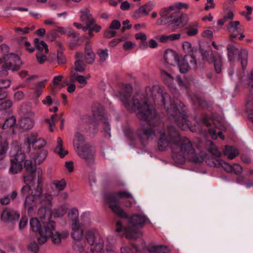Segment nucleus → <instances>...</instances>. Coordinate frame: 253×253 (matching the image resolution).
I'll use <instances>...</instances> for the list:
<instances>
[{
	"instance_id": "obj_1",
	"label": "nucleus",
	"mask_w": 253,
	"mask_h": 253,
	"mask_svg": "<svg viewBox=\"0 0 253 253\" xmlns=\"http://www.w3.org/2000/svg\"><path fill=\"white\" fill-rule=\"evenodd\" d=\"M132 91L131 86L127 84L120 92V99L126 109L129 112H136L139 119L147 122L150 125L155 126V122L158 121L159 119L153 106L148 104L147 99L141 93L135 94L131 101H128Z\"/></svg>"
},
{
	"instance_id": "obj_2",
	"label": "nucleus",
	"mask_w": 253,
	"mask_h": 253,
	"mask_svg": "<svg viewBox=\"0 0 253 253\" xmlns=\"http://www.w3.org/2000/svg\"><path fill=\"white\" fill-rule=\"evenodd\" d=\"M35 176L37 180H34L30 184L23 186L20 189L22 196L26 195L24 202L25 209L28 214L32 213L37 209V206L43 201L42 198L50 202L53 200V196L48 192L43 193V177L42 171L41 169L35 170Z\"/></svg>"
},
{
	"instance_id": "obj_3",
	"label": "nucleus",
	"mask_w": 253,
	"mask_h": 253,
	"mask_svg": "<svg viewBox=\"0 0 253 253\" xmlns=\"http://www.w3.org/2000/svg\"><path fill=\"white\" fill-rule=\"evenodd\" d=\"M158 127L159 128H156L154 131L144 125H141L136 134L142 143L144 144L148 140L153 139L155 137L156 131L160 134L158 141V149L160 151H165L169 147L172 152V147L175 146L179 139L178 131L174 127L168 126V134H166L163 123L159 122Z\"/></svg>"
},
{
	"instance_id": "obj_4",
	"label": "nucleus",
	"mask_w": 253,
	"mask_h": 253,
	"mask_svg": "<svg viewBox=\"0 0 253 253\" xmlns=\"http://www.w3.org/2000/svg\"><path fill=\"white\" fill-rule=\"evenodd\" d=\"M163 104L168 119L175 123L182 130L190 129L189 121L187 120L186 108L184 104L178 100L172 102L167 93L162 94Z\"/></svg>"
},
{
	"instance_id": "obj_5",
	"label": "nucleus",
	"mask_w": 253,
	"mask_h": 253,
	"mask_svg": "<svg viewBox=\"0 0 253 253\" xmlns=\"http://www.w3.org/2000/svg\"><path fill=\"white\" fill-rule=\"evenodd\" d=\"M172 157L177 163L182 164L185 160L201 163L204 160V156L197 153L191 141L187 137H181L175 146L172 147Z\"/></svg>"
},
{
	"instance_id": "obj_6",
	"label": "nucleus",
	"mask_w": 253,
	"mask_h": 253,
	"mask_svg": "<svg viewBox=\"0 0 253 253\" xmlns=\"http://www.w3.org/2000/svg\"><path fill=\"white\" fill-rule=\"evenodd\" d=\"M74 146L76 151L82 159L86 163L91 164L94 162V151L88 145L84 143V137L81 133L77 132L75 135Z\"/></svg>"
},
{
	"instance_id": "obj_7",
	"label": "nucleus",
	"mask_w": 253,
	"mask_h": 253,
	"mask_svg": "<svg viewBox=\"0 0 253 253\" xmlns=\"http://www.w3.org/2000/svg\"><path fill=\"white\" fill-rule=\"evenodd\" d=\"M129 222L131 226L125 229L126 237H139L142 234L140 229L149 221L148 218L144 214H134L130 218Z\"/></svg>"
},
{
	"instance_id": "obj_8",
	"label": "nucleus",
	"mask_w": 253,
	"mask_h": 253,
	"mask_svg": "<svg viewBox=\"0 0 253 253\" xmlns=\"http://www.w3.org/2000/svg\"><path fill=\"white\" fill-rule=\"evenodd\" d=\"M122 198H132L131 193L125 191H120L116 192L115 195L110 197L109 200V207L117 215L123 217H127L126 213L120 207L119 199Z\"/></svg>"
},
{
	"instance_id": "obj_9",
	"label": "nucleus",
	"mask_w": 253,
	"mask_h": 253,
	"mask_svg": "<svg viewBox=\"0 0 253 253\" xmlns=\"http://www.w3.org/2000/svg\"><path fill=\"white\" fill-rule=\"evenodd\" d=\"M5 60V64L2 66V69L0 72L1 76L7 75V70L12 71L18 70L21 65V62L19 57L14 54L10 53L4 57Z\"/></svg>"
},
{
	"instance_id": "obj_10",
	"label": "nucleus",
	"mask_w": 253,
	"mask_h": 253,
	"mask_svg": "<svg viewBox=\"0 0 253 253\" xmlns=\"http://www.w3.org/2000/svg\"><path fill=\"white\" fill-rule=\"evenodd\" d=\"M68 216L73 222L71 225L73 231L72 237H82L84 235V231L80 227L78 210L76 208L72 209L68 213Z\"/></svg>"
},
{
	"instance_id": "obj_11",
	"label": "nucleus",
	"mask_w": 253,
	"mask_h": 253,
	"mask_svg": "<svg viewBox=\"0 0 253 253\" xmlns=\"http://www.w3.org/2000/svg\"><path fill=\"white\" fill-rule=\"evenodd\" d=\"M42 202L37 206H42L39 209L38 214L42 224H44L50 221L51 218L52 212L50 209L52 207V201L49 203L44 197L42 198Z\"/></svg>"
},
{
	"instance_id": "obj_12",
	"label": "nucleus",
	"mask_w": 253,
	"mask_h": 253,
	"mask_svg": "<svg viewBox=\"0 0 253 253\" xmlns=\"http://www.w3.org/2000/svg\"><path fill=\"white\" fill-rule=\"evenodd\" d=\"M172 5H170L168 7L163 8L160 13L161 17L164 18L168 22H170L169 25V27L172 26L173 22L176 20L178 17L180 16V12L179 10H176Z\"/></svg>"
},
{
	"instance_id": "obj_13",
	"label": "nucleus",
	"mask_w": 253,
	"mask_h": 253,
	"mask_svg": "<svg viewBox=\"0 0 253 253\" xmlns=\"http://www.w3.org/2000/svg\"><path fill=\"white\" fill-rule=\"evenodd\" d=\"M181 73H186L190 67L195 68L196 67V60L193 54L186 55L179 61L176 64Z\"/></svg>"
},
{
	"instance_id": "obj_14",
	"label": "nucleus",
	"mask_w": 253,
	"mask_h": 253,
	"mask_svg": "<svg viewBox=\"0 0 253 253\" xmlns=\"http://www.w3.org/2000/svg\"><path fill=\"white\" fill-rule=\"evenodd\" d=\"M25 159V156L22 153L16 155L11 159L9 171L12 174L20 172L22 169V162Z\"/></svg>"
},
{
	"instance_id": "obj_15",
	"label": "nucleus",
	"mask_w": 253,
	"mask_h": 253,
	"mask_svg": "<svg viewBox=\"0 0 253 253\" xmlns=\"http://www.w3.org/2000/svg\"><path fill=\"white\" fill-rule=\"evenodd\" d=\"M20 217V213L17 211L8 208L4 209L1 213V219L4 222H13Z\"/></svg>"
},
{
	"instance_id": "obj_16",
	"label": "nucleus",
	"mask_w": 253,
	"mask_h": 253,
	"mask_svg": "<svg viewBox=\"0 0 253 253\" xmlns=\"http://www.w3.org/2000/svg\"><path fill=\"white\" fill-rule=\"evenodd\" d=\"M28 147L32 144L35 149H41L46 144V141L42 138H38V134L36 132L31 133L27 138Z\"/></svg>"
},
{
	"instance_id": "obj_17",
	"label": "nucleus",
	"mask_w": 253,
	"mask_h": 253,
	"mask_svg": "<svg viewBox=\"0 0 253 253\" xmlns=\"http://www.w3.org/2000/svg\"><path fill=\"white\" fill-rule=\"evenodd\" d=\"M218 163L217 165L221 167L227 172L239 174L242 171V168L238 164H234L232 165H230L221 160L218 161Z\"/></svg>"
},
{
	"instance_id": "obj_18",
	"label": "nucleus",
	"mask_w": 253,
	"mask_h": 253,
	"mask_svg": "<svg viewBox=\"0 0 253 253\" xmlns=\"http://www.w3.org/2000/svg\"><path fill=\"white\" fill-rule=\"evenodd\" d=\"M43 224V228H42L40 234L41 237H53L56 223L52 220H50Z\"/></svg>"
},
{
	"instance_id": "obj_19",
	"label": "nucleus",
	"mask_w": 253,
	"mask_h": 253,
	"mask_svg": "<svg viewBox=\"0 0 253 253\" xmlns=\"http://www.w3.org/2000/svg\"><path fill=\"white\" fill-rule=\"evenodd\" d=\"M87 242L91 246V250L95 253H100L105 250L104 241L102 238H87Z\"/></svg>"
},
{
	"instance_id": "obj_20",
	"label": "nucleus",
	"mask_w": 253,
	"mask_h": 253,
	"mask_svg": "<svg viewBox=\"0 0 253 253\" xmlns=\"http://www.w3.org/2000/svg\"><path fill=\"white\" fill-rule=\"evenodd\" d=\"M34 116V113L31 112L28 116L22 118L19 123V127L25 130L31 129L35 123Z\"/></svg>"
},
{
	"instance_id": "obj_21",
	"label": "nucleus",
	"mask_w": 253,
	"mask_h": 253,
	"mask_svg": "<svg viewBox=\"0 0 253 253\" xmlns=\"http://www.w3.org/2000/svg\"><path fill=\"white\" fill-rule=\"evenodd\" d=\"M164 58L168 64L172 66L176 65L179 61L177 54L174 50L170 49L165 51Z\"/></svg>"
},
{
	"instance_id": "obj_22",
	"label": "nucleus",
	"mask_w": 253,
	"mask_h": 253,
	"mask_svg": "<svg viewBox=\"0 0 253 253\" xmlns=\"http://www.w3.org/2000/svg\"><path fill=\"white\" fill-rule=\"evenodd\" d=\"M80 13V20L83 23H88L90 25H93L95 23V20L88 8H84L81 9Z\"/></svg>"
},
{
	"instance_id": "obj_23",
	"label": "nucleus",
	"mask_w": 253,
	"mask_h": 253,
	"mask_svg": "<svg viewBox=\"0 0 253 253\" xmlns=\"http://www.w3.org/2000/svg\"><path fill=\"white\" fill-rule=\"evenodd\" d=\"M227 29L231 34V38H236L241 32V25L239 21H231L227 26Z\"/></svg>"
},
{
	"instance_id": "obj_24",
	"label": "nucleus",
	"mask_w": 253,
	"mask_h": 253,
	"mask_svg": "<svg viewBox=\"0 0 253 253\" xmlns=\"http://www.w3.org/2000/svg\"><path fill=\"white\" fill-rule=\"evenodd\" d=\"M85 54H84V59L87 64H92L95 59V55L92 50L91 45L87 42L84 48Z\"/></svg>"
},
{
	"instance_id": "obj_25",
	"label": "nucleus",
	"mask_w": 253,
	"mask_h": 253,
	"mask_svg": "<svg viewBox=\"0 0 253 253\" xmlns=\"http://www.w3.org/2000/svg\"><path fill=\"white\" fill-rule=\"evenodd\" d=\"M69 80L72 83L74 82L75 81H77L80 84L79 87L80 88L84 87L87 84L86 78L83 75H80L77 74L74 69H72L71 71Z\"/></svg>"
},
{
	"instance_id": "obj_26",
	"label": "nucleus",
	"mask_w": 253,
	"mask_h": 253,
	"mask_svg": "<svg viewBox=\"0 0 253 253\" xmlns=\"http://www.w3.org/2000/svg\"><path fill=\"white\" fill-rule=\"evenodd\" d=\"M148 250L151 253H170L171 249L165 245L151 244L148 247Z\"/></svg>"
},
{
	"instance_id": "obj_27",
	"label": "nucleus",
	"mask_w": 253,
	"mask_h": 253,
	"mask_svg": "<svg viewBox=\"0 0 253 253\" xmlns=\"http://www.w3.org/2000/svg\"><path fill=\"white\" fill-rule=\"evenodd\" d=\"M84 56L82 52H77L76 54L77 60L75 62V69L79 72H83L85 68V64L83 62Z\"/></svg>"
},
{
	"instance_id": "obj_28",
	"label": "nucleus",
	"mask_w": 253,
	"mask_h": 253,
	"mask_svg": "<svg viewBox=\"0 0 253 253\" xmlns=\"http://www.w3.org/2000/svg\"><path fill=\"white\" fill-rule=\"evenodd\" d=\"M161 76L164 82L171 89H174L173 81L174 79L171 74L168 72L166 70H162L161 73Z\"/></svg>"
},
{
	"instance_id": "obj_29",
	"label": "nucleus",
	"mask_w": 253,
	"mask_h": 253,
	"mask_svg": "<svg viewBox=\"0 0 253 253\" xmlns=\"http://www.w3.org/2000/svg\"><path fill=\"white\" fill-rule=\"evenodd\" d=\"M188 22V17L186 14L180 13V16L178 17L174 22H173L172 26L183 27Z\"/></svg>"
},
{
	"instance_id": "obj_30",
	"label": "nucleus",
	"mask_w": 253,
	"mask_h": 253,
	"mask_svg": "<svg viewBox=\"0 0 253 253\" xmlns=\"http://www.w3.org/2000/svg\"><path fill=\"white\" fill-rule=\"evenodd\" d=\"M54 151L56 153L58 154L61 158H63L68 153V151L63 149V141L59 137L57 139V146L54 148Z\"/></svg>"
},
{
	"instance_id": "obj_31",
	"label": "nucleus",
	"mask_w": 253,
	"mask_h": 253,
	"mask_svg": "<svg viewBox=\"0 0 253 253\" xmlns=\"http://www.w3.org/2000/svg\"><path fill=\"white\" fill-rule=\"evenodd\" d=\"M34 43L35 46L38 50V52L48 53V49L46 43L43 41L40 40L39 39H35L34 40Z\"/></svg>"
},
{
	"instance_id": "obj_32",
	"label": "nucleus",
	"mask_w": 253,
	"mask_h": 253,
	"mask_svg": "<svg viewBox=\"0 0 253 253\" xmlns=\"http://www.w3.org/2000/svg\"><path fill=\"white\" fill-rule=\"evenodd\" d=\"M87 238H75L74 242V249L79 252H82L84 250L86 240Z\"/></svg>"
},
{
	"instance_id": "obj_33",
	"label": "nucleus",
	"mask_w": 253,
	"mask_h": 253,
	"mask_svg": "<svg viewBox=\"0 0 253 253\" xmlns=\"http://www.w3.org/2000/svg\"><path fill=\"white\" fill-rule=\"evenodd\" d=\"M223 153L229 159L232 160L239 154V152L235 147L225 146Z\"/></svg>"
},
{
	"instance_id": "obj_34",
	"label": "nucleus",
	"mask_w": 253,
	"mask_h": 253,
	"mask_svg": "<svg viewBox=\"0 0 253 253\" xmlns=\"http://www.w3.org/2000/svg\"><path fill=\"white\" fill-rule=\"evenodd\" d=\"M152 9V6L150 4H148L143 5L135 11L134 16L138 17L141 15H147L151 11Z\"/></svg>"
},
{
	"instance_id": "obj_35",
	"label": "nucleus",
	"mask_w": 253,
	"mask_h": 253,
	"mask_svg": "<svg viewBox=\"0 0 253 253\" xmlns=\"http://www.w3.org/2000/svg\"><path fill=\"white\" fill-rule=\"evenodd\" d=\"M206 147L208 150L215 157L218 158L221 156V153L212 141H208Z\"/></svg>"
},
{
	"instance_id": "obj_36",
	"label": "nucleus",
	"mask_w": 253,
	"mask_h": 253,
	"mask_svg": "<svg viewBox=\"0 0 253 253\" xmlns=\"http://www.w3.org/2000/svg\"><path fill=\"white\" fill-rule=\"evenodd\" d=\"M251 91L253 94V84H251ZM245 110L249 115H253V96L248 97Z\"/></svg>"
},
{
	"instance_id": "obj_37",
	"label": "nucleus",
	"mask_w": 253,
	"mask_h": 253,
	"mask_svg": "<svg viewBox=\"0 0 253 253\" xmlns=\"http://www.w3.org/2000/svg\"><path fill=\"white\" fill-rule=\"evenodd\" d=\"M239 56L240 59L241 64L243 70H245L248 64V52L245 49L241 50Z\"/></svg>"
},
{
	"instance_id": "obj_38",
	"label": "nucleus",
	"mask_w": 253,
	"mask_h": 253,
	"mask_svg": "<svg viewBox=\"0 0 253 253\" xmlns=\"http://www.w3.org/2000/svg\"><path fill=\"white\" fill-rule=\"evenodd\" d=\"M147 95L154 98L158 94L161 93V89L157 85H153L152 87H147L146 88Z\"/></svg>"
},
{
	"instance_id": "obj_39",
	"label": "nucleus",
	"mask_w": 253,
	"mask_h": 253,
	"mask_svg": "<svg viewBox=\"0 0 253 253\" xmlns=\"http://www.w3.org/2000/svg\"><path fill=\"white\" fill-rule=\"evenodd\" d=\"M228 59L229 62L234 61L237 53L238 49L233 45L229 44L227 46Z\"/></svg>"
},
{
	"instance_id": "obj_40",
	"label": "nucleus",
	"mask_w": 253,
	"mask_h": 253,
	"mask_svg": "<svg viewBox=\"0 0 253 253\" xmlns=\"http://www.w3.org/2000/svg\"><path fill=\"white\" fill-rule=\"evenodd\" d=\"M212 62L214 63V69L215 72L219 74L220 73L222 66V59L221 55L217 53L216 57H214Z\"/></svg>"
},
{
	"instance_id": "obj_41",
	"label": "nucleus",
	"mask_w": 253,
	"mask_h": 253,
	"mask_svg": "<svg viewBox=\"0 0 253 253\" xmlns=\"http://www.w3.org/2000/svg\"><path fill=\"white\" fill-rule=\"evenodd\" d=\"M30 225L33 231L40 234L42 227L39 220L37 218H32L30 221Z\"/></svg>"
},
{
	"instance_id": "obj_42",
	"label": "nucleus",
	"mask_w": 253,
	"mask_h": 253,
	"mask_svg": "<svg viewBox=\"0 0 253 253\" xmlns=\"http://www.w3.org/2000/svg\"><path fill=\"white\" fill-rule=\"evenodd\" d=\"M100 123L103 125L104 135L105 137L109 138L111 137L110 130L111 128L109 124L105 121L104 118H101L100 120Z\"/></svg>"
},
{
	"instance_id": "obj_43",
	"label": "nucleus",
	"mask_w": 253,
	"mask_h": 253,
	"mask_svg": "<svg viewBox=\"0 0 253 253\" xmlns=\"http://www.w3.org/2000/svg\"><path fill=\"white\" fill-rule=\"evenodd\" d=\"M67 32L66 29L62 27H57L55 29L50 32V35L53 37H56L65 34Z\"/></svg>"
},
{
	"instance_id": "obj_44",
	"label": "nucleus",
	"mask_w": 253,
	"mask_h": 253,
	"mask_svg": "<svg viewBox=\"0 0 253 253\" xmlns=\"http://www.w3.org/2000/svg\"><path fill=\"white\" fill-rule=\"evenodd\" d=\"M97 54L99 57L100 60L104 62L109 57L108 50L107 49H99Z\"/></svg>"
},
{
	"instance_id": "obj_45",
	"label": "nucleus",
	"mask_w": 253,
	"mask_h": 253,
	"mask_svg": "<svg viewBox=\"0 0 253 253\" xmlns=\"http://www.w3.org/2000/svg\"><path fill=\"white\" fill-rule=\"evenodd\" d=\"M57 116V114H53L50 119H45V122L48 125V127L50 131L52 132L55 128V122Z\"/></svg>"
},
{
	"instance_id": "obj_46",
	"label": "nucleus",
	"mask_w": 253,
	"mask_h": 253,
	"mask_svg": "<svg viewBox=\"0 0 253 253\" xmlns=\"http://www.w3.org/2000/svg\"><path fill=\"white\" fill-rule=\"evenodd\" d=\"M24 167L26 170L31 174L34 173V172L36 169V167L33 165L32 161L30 160L25 161Z\"/></svg>"
},
{
	"instance_id": "obj_47",
	"label": "nucleus",
	"mask_w": 253,
	"mask_h": 253,
	"mask_svg": "<svg viewBox=\"0 0 253 253\" xmlns=\"http://www.w3.org/2000/svg\"><path fill=\"white\" fill-rule=\"evenodd\" d=\"M16 123V119L14 117L11 116L7 118L3 125V128L6 129L8 128H11Z\"/></svg>"
},
{
	"instance_id": "obj_48",
	"label": "nucleus",
	"mask_w": 253,
	"mask_h": 253,
	"mask_svg": "<svg viewBox=\"0 0 253 253\" xmlns=\"http://www.w3.org/2000/svg\"><path fill=\"white\" fill-rule=\"evenodd\" d=\"M234 14L232 7H230L229 9H226L224 10V15L223 18L227 22L228 21H232L234 17Z\"/></svg>"
},
{
	"instance_id": "obj_49",
	"label": "nucleus",
	"mask_w": 253,
	"mask_h": 253,
	"mask_svg": "<svg viewBox=\"0 0 253 253\" xmlns=\"http://www.w3.org/2000/svg\"><path fill=\"white\" fill-rule=\"evenodd\" d=\"M47 153L44 150L40 151L38 155L35 159V162L37 165H40L46 157Z\"/></svg>"
},
{
	"instance_id": "obj_50",
	"label": "nucleus",
	"mask_w": 253,
	"mask_h": 253,
	"mask_svg": "<svg viewBox=\"0 0 253 253\" xmlns=\"http://www.w3.org/2000/svg\"><path fill=\"white\" fill-rule=\"evenodd\" d=\"M8 147V143L6 141L0 142V161L4 158Z\"/></svg>"
},
{
	"instance_id": "obj_51",
	"label": "nucleus",
	"mask_w": 253,
	"mask_h": 253,
	"mask_svg": "<svg viewBox=\"0 0 253 253\" xmlns=\"http://www.w3.org/2000/svg\"><path fill=\"white\" fill-rule=\"evenodd\" d=\"M52 184L58 191L63 190L66 185V182L64 179L60 181L55 180L52 182Z\"/></svg>"
},
{
	"instance_id": "obj_52",
	"label": "nucleus",
	"mask_w": 253,
	"mask_h": 253,
	"mask_svg": "<svg viewBox=\"0 0 253 253\" xmlns=\"http://www.w3.org/2000/svg\"><path fill=\"white\" fill-rule=\"evenodd\" d=\"M66 212L65 209L63 207H60L53 210L52 214L55 217H60L63 216Z\"/></svg>"
},
{
	"instance_id": "obj_53",
	"label": "nucleus",
	"mask_w": 253,
	"mask_h": 253,
	"mask_svg": "<svg viewBox=\"0 0 253 253\" xmlns=\"http://www.w3.org/2000/svg\"><path fill=\"white\" fill-rule=\"evenodd\" d=\"M200 51L202 54V56L204 59L206 60L207 61L209 62H211L213 60V58L215 56H212L211 55L210 56L209 53L203 48L200 47Z\"/></svg>"
},
{
	"instance_id": "obj_54",
	"label": "nucleus",
	"mask_w": 253,
	"mask_h": 253,
	"mask_svg": "<svg viewBox=\"0 0 253 253\" xmlns=\"http://www.w3.org/2000/svg\"><path fill=\"white\" fill-rule=\"evenodd\" d=\"M48 53H44V52L41 53L37 52L36 54V57L37 61L40 64H43L46 60L47 57L46 54Z\"/></svg>"
},
{
	"instance_id": "obj_55",
	"label": "nucleus",
	"mask_w": 253,
	"mask_h": 253,
	"mask_svg": "<svg viewBox=\"0 0 253 253\" xmlns=\"http://www.w3.org/2000/svg\"><path fill=\"white\" fill-rule=\"evenodd\" d=\"M85 236L86 237H95L99 236V233L95 229H87L85 230Z\"/></svg>"
},
{
	"instance_id": "obj_56",
	"label": "nucleus",
	"mask_w": 253,
	"mask_h": 253,
	"mask_svg": "<svg viewBox=\"0 0 253 253\" xmlns=\"http://www.w3.org/2000/svg\"><path fill=\"white\" fill-rule=\"evenodd\" d=\"M172 7H174L176 10H179L182 8L188 9L189 5L186 3L184 2H177L172 5Z\"/></svg>"
},
{
	"instance_id": "obj_57",
	"label": "nucleus",
	"mask_w": 253,
	"mask_h": 253,
	"mask_svg": "<svg viewBox=\"0 0 253 253\" xmlns=\"http://www.w3.org/2000/svg\"><path fill=\"white\" fill-rule=\"evenodd\" d=\"M116 31L111 29L110 27L107 29L104 34V37L106 38H111L116 36Z\"/></svg>"
},
{
	"instance_id": "obj_58",
	"label": "nucleus",
	"mask_w": 253,
	"mask_h": 253,
	"mask_svg": "<svg viewBox=\"0 0 253 253\" xmlns=\"http://www.w3.org/2000/svg\"><path fill=\"white\" fill-rule=\"evenodd\" d=\"M12 104V101L9 100H5L0 104V110H6L11 107Z\"/></svg>"
},
{
	"instance_id": "obj_59",
	"label": "nucleus",
	"mask_w": 253,
	"mask_h": 253,
	"mask_svg": "<svg viewBox=\"0 0 253 253\" xmlns=\"http://www.w3.org/2000/svg\"><path fill=\"white\" fill-rule=\"evenodd\" d=\"M182 47L186 53H191L193 50L191 44L188 42H184L182 44Z\"/></svg>"
},
{
	"instance_id": "obj_60",
	"label": "nucleus",
	"mask_w": 253,
	"mask_h": 253,
	"mask_svg": "<svg viewBox=\"0 0 253 253\" xmlns=\"http://www.w3.org/2000/svg\"><path fill=\"white\" fill-rule=\"evenodd\" d=\"M156 38L157 39L159 40L160 42L163 43H167L170 41L169 35L167 36L162 35L157 36Z\"/></svg>"
},
{
	"instance_id": "obj_61",
	"label": "nucleus",
	"mask_w": 253,
	"mask_h": 253,
	"mask_svg": "<svg viewBox=\"0 0 253 253\" xmlns=\"http://www.w3.org/2000/svg\"><path fill=\"white\" fill-rule=\"evenodd\" d=\"M121 23L119 20H114L111 22L109 27L115 31L119 29L121 27Z\"/></svg>"
},
{
	"instance_id": "obj_62",
	"label": "nucleus",
	"mask_w": 253,
	"mask_h": 253,
	"mask_svg": "<svg viewBox=\"0 0 253 253\" xmlns=\"http://www.w3.org/2000/svg\"><path fill=\"white\" fill-rule=\"evenodd\" d=\"M28 249L29 250L35 253H37L39 249L38 245L35 242H31L28 246Z\"/></svg>"
},
{
	"instance_id": "obj_63",
	"label": "nucleus",
	"mask_w": 253,
	"mask_h": 253,
	"mask_svg": "<svg viewBox=\"0 0 253 253\" xmlns=\"http://www.w3.org/2000/svg\"><path fill=\"white\" fill-rule=\"evenodd\" d=\"M27 223L28 218L26 216H22L19 224L20 229L24 228L27 225Z\"/></svg>"
},
{
	"instance_id": "obj_64",
	"label": "nucleus",
	"mask_w": 253,
	"mask_h": 253,
	"mask_svg": "<svg viewBox=\"0 0 253 253\" xmlns=\"http://www.w3.org/2000/svg\"><path fill=\"white\" fill-rule=\"evenodd\" d=\"M10 85V82L7 80H2L0 81V88L3 89L9 87Z\"/></svg>"
}]
</instances>
